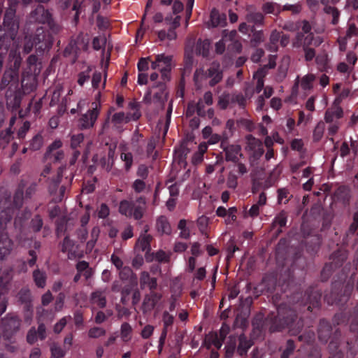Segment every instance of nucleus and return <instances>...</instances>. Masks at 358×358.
<instances>
[{
  "mask_svg": "<svg viewBox=\"0 0 358 358\" xmlns=\"http://www.w3.org/2000/svg\"><path fill=\"white\" fill-rule=\"evenodd\" d=\"M11 279L10 271L8 269L0 270V287L8 283Z\"/></svg>",
  "mask_w": 358,
  "mask_h": 358,
  "instance_id": "79ce46f5",
  "label": "nucleus"
},
{
  "mask_svg": "<svg viewBox=\"0 0 358 358\" xmlns=\"http://www.w3.org/2000/svg\"><path fill=\"white\" fill-rule=\"evenodd\" d=\"M145 205V200L142 197L138 199L135 203L124 200L120 203L119 211L122 215L127 217L133 216L135 219L138 220L143 217Z\"/></svg>",
  "mask_w": 358,
  "mask_h": 358,
  "instance_id": "7ed1b4c3",
  "label": "nucleus"
},
{
  "mask_svg": "<svg viewBox=\"0 0 358 358\" xmlns=\"http://www.w3.org/2000/svg\"><path fill=\"white\" fill-rule=\"evenodd\" d=\"M131 327L127 323H124L121 327V338L124 341H128L131 338Z\"/></svg>",
  "mask_w": 358,
  "mask_h": 358,
  "instance_id": "4c0bfd02",
  "label": "nucleus"
},
{
  "mask_svg": "<svg viewBox=\"0 0 358 358\" xmlns=\"http://www.w3.org/2000/svg\"><path fill=\"white\" fill-rule=\"evenodd\" d=\"M4 330L8 333L15 331L20 327V321L16 317H10L3 320Z\"/></svg>",
  "mask_w": 358,
  "mask_h": 358,
  "instance_id": "f3484780",
  "label": "nucleus"
},
{
  "mask_svg": "<svg viewBox=\"0 0 358 358\" xmlns=\"http://www.w3.org/2000/svg\"><path fill=\"white\" fill-rule=\"evenodd\" d=\"M90 301L92 304L96 305L100 308L104 307L106 303L105 294L99 291L94 292L92 294Z\"/></svg>",
  "mask_w": 358,
  "mask_h": 358,
  "instance_id": "6ab92c4d",
  "label": "nucleus"
},
{
  "mask_svg": "<svg viewBox=\"0 0 358 358\" xmlns=\"http://www.w3.org/2000/svg\"><path fill=\"white\" fill-rule=\"evenodd\" d=\"M287 217L285 213H280L275 219V224H278L280 227H284L286 224Z\"/></svg>",
  "mask_w": 358,
  "mask_h": 358,
  "instance_id": "680f3d73",
  "label": "nucleus"
},
{
  "mask_svg": "<svg viewBox=\"0 0 358 358\" xmlns=\"http://www.w3.org/2000/svg\"><path fill=\"white\" fill-rule=\"evenodd\" d=\"M121 159L122 161L125 162V168L126 169H129L133 162L132 155L130 152L122 153Z\"/></svg>",
  "mask_w": 358,
  "mask_h": 358,
  "instance_id": "3c124183",
  "label": "nucleus"
},
{
  "mask_svg": "<svg viewBox=\"0 0 358 358\" xmlns=\"http://www.w3.org/2000/svg\"><path fill=\"white\" fill-rule=\"evenodd\" d=\"M324 12L332 17L331 23L336 24L338 22L339 12L338 10L331 6H326L324 8Z\"/></svg>",
  "mask_w": 358,
  "mask_h": 358,
  "instance_id": "c9c22d12",
  "label": "nucleus"
},
{
  "mask_svg": "<svg viewBox=\"0 0 358 358\" xmlns=\"http://www.w3.org/2000/svg\"><path fill=\"white\" fill-rule=\"evenodd\" d=\"M157 231L162 234H169L171 231V226L164 217L158 218L156 224Z\"/></svg>",
  "mask_w": 358,
  "mask_h": 358,
  "instance_id": "4be33fe9",
  "label": "nucleus"
},
{
  "mask_svg": "<svg viewBox=\"0 0 358 358\" xmlns=\"http://www.w3.org/2000/svg\"><path fill=\"white\" fill-rule=\"evenodd\" d=\"M153 330L154 327L152 326L147 325L142 330L141 335L143 338H148L152 335Z\"/></svg>",
  "mask_w": 358,
  "mask_h": 358,
  "instance_id": "69168bd1",
  "label": "nucleus"
},
{
  "mask_svg": "<svg viewBox=\"0 0 358 358\" xmlns=\"http://www.w3.org/2000/svg\"><path fill=\"white\" fill-rule=\"evenodd\" d=\"M158 38L160 41H173L177 37L176 31L173 29H169L167 32L165 31H159L157 33Z\"/></svg>",
  "mask_w": 358,
  "mask_h": 358,
  "instance_id": "c85d7f7f",
  "label": "nucleus"
},
{
  "mask_svg": "<svg viewBox=\"0 0 358 358\" xmlns=\"http://www.w3.org/2000/svg\"><path fill=\"white\" fill-rule=\"evenodd\" d=\"M51 352L53 358H61L64 355V351L55 344L52 345Z\"/></svg>",
  "mask_w": 358,
  "mask_h": 358,
  "instance_id": "de8ad7c7",
  "label": "nucleus"
},
{
  "mask_svg": "<svg viewBox=\"0 0 358 358\" xmlns=\"http://www.w3.org/2000/svg\"><path fill=\"white\" fill-rule=\"evenodd\" d=\"M66 324V318L63 317L55 325L54 327V331L55 333H59L64 326Z\"/></svg>",
  "mask_w": 358,
  "mask_h": 358,
  "instance_id": "0e129e2a",
  "label": "nucleus"
},
{
  "mask_svg": "<svg viewBox=\"0 0 358 358\" xmlns=\"http://www.w3.org/2000/svg\"><path fill=\"white\" fill-rule=\"evenodd\" d=\"M140 284L141 287H148L150 289L157 287V280L151 278L148 272H142L140 277Z\"/></svg>",
  "mask_w": 358,
  "mask_h": 358,
  "instance_id": "dca6fc26",
  "label": "nucleus"
},
{
  "mask_svg": "<svg viewBox=\"0 0 358 358\" xmlns=\"http://www.w3.org/2000/svg\"><path fill=\"white\" fill-rule=\"evenodd\" d=\"M315 77L313 74H308L304 76L300 81V87L303 90H310L313 87V83L315 80Z\"/></svg>",
  "mask_w": 358,
  "mask_h": 358,
  "instance_id": "bb28decb",
  "label": "nucleus"
},
{
  "mask_svg": "<svg viewBox=\"0 0 358 358\" xmlns=\"http://www.w3.org/2000/svg\"><path fill=\"white\" fill-rule=\"evenodd\" d=\"M229 333V327L223 325L220 332L217 333H210L206 338V342L208 343V347L214 345L216 348L219 349L222 345V342L225 338L226 336Z\"/></svg>",
  "mask_w": 358,
  "mask_h": 358,
  "instance_id": "6e6552de",
  "label": "nucleus"
},
{
  "mask_svg": "<svg viewBox=\"0 0 358 358\" xmlns=\"http://www.w3.org/2000/svg\"><path fill=\"white\" fill-rule=\"evenodd\" d=\"M226 23V16L224 14H220L215 9L212 10L210 15V20L207 22L208 27H216L219 26H224Z\"/></svg>",
  "mask_w": 358,
  "mask_h": 358,
  "instance_id": "2eb2a0df",
  "label": "nucleus"
},
{
  "mask_svg": "<svg viewBox=\"0 0 358 358\" xmlns=\"http://www.w3.org/2000/svg\"><path fill=\"white\" fill-rule=\"evenodd\" d=\"M262 9L265 13L277 14L280 12L278 5L271 2L264 3L262 6Z\"/></svg>",
  "mask_w": 358,
  "mask_h": 358,
  "instance_id": "473e14b6",
  "label": "nucleus"
},
{
  "mask_svg": "<svg viewBox=\"0 0 358 358\" xmlns=\"http://www.w3.org/2000/svg\"><path fill=\"white\" fill-rule=\"evenodd\" d=\"M247 144L250 150H254L257 155H261L263 153L261 142L251 136L247 137Z\"/></svg>",
  "mask_w": 358,
  "mask_h": 358,
  "instance_id": "aec40b11",
  "label": "nucleus"
},
{
  "mask_svg": "<svg viewBox=\"0 0 358 358\" xmlns=\"http://www.w3.org/2000/svg\"><path fill=\"white\" fill-rule=\"evenodd\" d=\"M29 127H30L29 122H24L23 123V125L21 127V128L19 129V131L17 132V136H18L19 138H24L26 133L29 129Z\"/></svg>",
  "mask_w": 358,
  "mask_h": 358,
  "instance_id": "13d9d810",
  "label": "nucleus"
},
{
  "mask_svg": "<svg viewBox=\"0 0 358 358\" xmlns=\"http://www.w3.org/2000/svg\"><path fill=\"white\" fill-rule=\"evenodd\" d=\"M10 62H13V68H10L9 70L16 71L18 73V69L20 66L22 58L19 54H17L16 51L11 50L9 55Z\"/></svg>",
  "mask_w": 358,
  "mask_h": 358,
  "instance_id": "cd10ccee",
  "label": "nucleus"
},
{
  "mask_svg": "<svg viewBox=\"0 0 358 358\" xmlns=\"http://www.w3.org/2000/svg\"><path fill=\"white\" fill-rule=\"evenodd\" d=\"M11 131L7 129L0 133V146L4 148L11 139Z\"/></svg>",
  "mask_w": 358,
  "mask_h": 358,
  "instance_id": "ea45409f",
  "label": "nucleus"
},
{
  "mask_svg": "<svg viewBox=\"0 0 358 358\" xmlns=\"http://www.w3.org/2000/svg\"><path fill=\"white\" fill-rule=\"evenodd\" d=\"M62 143L61 142V141L59 140H56L49 147H48V151H47V154H46V157H50L51 158L52 157V153L59 149L61 146H62Z\"/></svg>",
  "mask_w": 358,
  "mask_h": 358,
  "instance_id": "49530a36",
  "label": "nucleus"
},
{
  "mask_svg": "<svg viewBox=\"0 0 358 358\" xmlns=\"http://www.w3.org/2000/svg\"><path fill=\"white\" fill-rule=\"evenodd\" d=\"M236 345V340L234 338L230 337L229 341L226 345V354L227 357H231L233 354Z\"/></svg>",
  "mask_w": 358,
  "mask_h": 358,
  "instance_id": "8fccbe9b",
  "label": "nucleus"
},
{
  "mask_svg": "<svg viewBox=\"0 0 358 358\" xmlns=\"http://www.w3.org/2000/svg\"><path fill=\"white\" fill-rule=\"evenodd\" d=\"M151 62L150 57H141L137 64L138 72L146 73L149 69L150 62L151 63Z\"/></svg>",
  "mask_w": 358,
  "mask_h": 358,
  "instance_id": "7c9ffc66",
  "label": "nucleus"
},
{
  "mask_svg": "<svg viewBox=\"0 0 358 358\" xmlns=\"http://www.w3.org/2000/svg\"><path fill=\"white\" fill-rule=\"evenodd\" d=\"M25 40L24 50L26 53L31 50L34 43L40 50L49 49L52 44L49 36L46 35L42 29L37 30L36 36L34 38L33 42L31 41V38H26Z\"/></svg>",
  "mask_w": 358,
  "mask_h": 358,
  "instance_id": "423d86ee",
  "label": "nucleus"
},
{
  "mask_svg": "<svg viewBox=\"0 0 358 358\" xmlns=\"http://www.w3.org/2000/svg\"><path fill=\"white\" fill-rule=\"evenodd\" d=\"M10 85L11 87L15 88L18 86V73L16 71L6 70L3 74L1 87L3 88Z\"/></svg>",
  "mask_w": 358,
  "mask_h": 358,
  "instance_id": "9b49d317",
  "label": "nucleus"
},
{
  "mask_svg": "<svg viewBox=\"0 0 358 358\" xmlns=\"http://www.w3.org/2000/svg\"><path fill=\"white\" fill-rule=\"evenodd\" d=\"M248 20L253 21L255 22H262L263 20V16L261 13H251L248 15Z\"/></svg>",
  "mask_w": 358,
  "mask_h": 358,
  "instance_id": "338daca9",
  "label": "nucleus"
},
{
  "mask_svg": "<svg viewBox=\"0 0 358 358\" xmlns=\"http://www.w3.org/2000/svg\"><path fill=\"white\" fill-rule=\"evenodd\" d=\"M210 48V42L208 40L205 41H199L197 43L196 48V53L197 55H201L203 57L208 55V51Z\"/></svg>",
  "mask_w": 358,
  "mask_h": 358,
  "instance_id": "393cba45",
  "label": "nucleus"
},
{
  "mask_svg": "<svg viewBox=\"0 0 358 358\" xmlns=\"http://www.w3.org/2000/svg\"><path fill=\"white\" fill-rule=\"evenodd\" d=\"M178 229L180 230V236L183 238H187L189 236V227L187 226V221L181 220L178 223Z\"/></svg>",
  "mask_w": 358,
  "mask_h": 358,
  "instance_id": "72a5a7b5",
  "label": "nucleus"
},
{
  "mask_svg": "<svg viewBox=\"0 0 358 358\" xmlns=\"http://www.w3.org/2000/svg\"><path fill=\"white\" fill-rule=\"evenodd\" d=\"M280 38V34L276 31H273L270 36V42L268 45V48L272 51L275 52L278 49L277 43Z\"/></svg>",
  "mask_w": 358,
  "mask_h": 358,
  "instance_id": "c756f323",
  "label": "nucleus"
},
{
  "mask_svg": "<svg viewBox=\"0 0 358 358\" xmlns=\"http://www.w3.org/2000/svg\"><path fill=\"white\" fill-rule=\"evenodd\" d=\"M109 215V208L105 204H101L98 210V216L100 218H105Z\"/></svg>",
  "mask_w": 358,
  "mask_h": 358,
  "instance_id": "bf43d9fd",
  "label": "nucleus"
},
{
  "mask_svg": "<svg viewBox=\"0 0 358 358\" xmlns=\"http://www.w3.org/2000/svg\"><path fill=\"white\" fill-rule=\"evenodd\" d=\"M76 246L69 238H65L62 244V251L66 252L69 258H73L76 252Z\"/></svg>",
  "mask_w": 358,
  "mask_h": 358,
  "instance_id": "a211bd4d",
  "label": "nucleus"
},
{
  "mask_svg": "<svg viewBox=\"0 0 358 358\" xmlns=\"http://www.w3.org/2000/svg\"><path fill=\"white\" fill-rule=\"evenodd\" d=\"M100 104L94 102L92 104V109L83 114L79 120V126L83 129H90L94 127L96 120L99 115Z\"/></svg>",
  "mask_w": 358,
  "mask_h": 358,
  "instance_id": "0eeeda50",
  "label": "nucleus"
},
{
  "mask_svg": "<svg viewBox=\"0 0 358 358\" xmlns=\"http://www.w3.org/2000/svg\"><path fill=\"white\" fill-rule=\"evenodd\" d=\"M347 41L351 42L354 47L357 46L358 43V29L354 24H350L348 29L346 31V35L344 38H340L338 39L340 50L344 51L346 50Z\"/></svg>",
  "mask_w": 358,
  "mask_h": 358,
  "instance_id": "1a4fd4ad",
  "label": "nucleus"
},
{
  "mask_svg": "<svg viewBox=\"0 0 358 358\" xmlns=\"http://www.w3.org/2000/svg\"><path fill=\"white\" fill-rule=\"evenodd\" d=\"M233 97L231 103H235L239 105L240 106H243L245 103V99L241 94H231Z\"/></svg>",
  "mask_w": 358,
  "mask_h": 358,
  "instance_id": "4d7b16f0",
  "label": "nucleus"
},
{
  "mask_svg": "<svg viewBox=\"0 0 358 358\" xmlns=\"http://www.w3.org/2000/svg\"><path fill=\"white\" fill-rule=\"evenodd\" d=\"M324 12L332 17L331 23L336 24L338 22L339 12L338 10L331 6H326L324 8Z\"/></svg>",
  "mask_w": 358,
  "mask_h": 358,
  "instance_id": "e433bc0d",
  "label": "nucleus"
},
{
  "mask_svg": "<svg viewBox=\"0 0 358 358\" xmlns=\"http://www.w3.org/2000/svg\"><path fill=\"white\" fill-rule=\"evenodd\" d=\"M236 34H237V33L234 30H232L230 31H229L227 30H224L223 31L222 39L226 43L232 42L233 41L235 40Z\"/></svg>",
  "mask_w": 358,
  "mask_h": 358,
  "instance_id": "a18cd8bd",
  "label": "nucleus"
},
{
  "mask_svg": "<svg viewBox=\"0 0 358 358\" xmlns=\"http://www.w3.org/2000/svg\"><path fill=\"white\" fill-rule=\"evenodd\" d=\"M106 331L100 327H94L89 331V336L91 338H99L105 334Z\"/></svg>",
  "mask_w": 358,
  "mask_h": 358,
  "instance_id": "09e8293b",
  "label": "nucleus"
},
{
  "mask_svg": "<svg viewBox=\"0 0 358 358\" xmlns=\"http://www.w3.org/2000/svg\"><path fill=\"white\" fill-rule=\"evenodd\" d=\"M83 135L81 134L76 136H73L71 138V145L73 148L77 147L83 141Z\"/></svg>",
  "mask_w": 358,
  "mask_h": 358,
  "instance_id": "774afa93",
  "label": "nucleus"
},
{
  "mask_svg": "<svg viewBox=\"0 0 358 358\" xmlns=\"http://www.w3.org/2000/svg\"><path fill=\"white\" fill-rule=\"evenodd\" d=\"M101 81V73H94V74L93 75L92 80V87L95 89H98Z\"/></svg>",
  "mask_w": 358,
  "mask_h": 358,
  "instance_id": "e2e57ef3",
  "label": "nucleus"
},
{
  "mask_svg": "<svg viewBox=\"0 0 358 358\" xmlns=\"http://www.w3.org/2000/svg\"><path fill=\"white\" fill-rule=\"evenodd\" d=\"M114 149L113 148H110L109 149V152H108V162H104L103 164V166L106 169V170H110L112 167V165H113V157H114Z\"/></svg>",
  "mask_w": 358,
  "mask_h": 358,
  "instance_id": "603ef678",
  "label": "nucleus"
},
{
  "mask_svg": "<svg viewBox=\"0 0 358 358\" xmlns=\"http://www.w3.org/2000/svg\"><path fill=\"white\" fill-rule=\"evenodd\" d=\"M155 259L159 262H167L169 261V255L162 250H159L155 254Z\"/></svg>",
  "mask_w": 358,
  "mask_h": 358,
  "instance_id": "5fc2aeb1",
  "label": "nucleus"
},
{
  "mask_svg": "<svg viewBox=\"0 0 358 358\" xmlns=\"http://www.w3.org/2000/svg\"><path fill=\"white\" fill-rule=\"evenodd\" d=\"M34 278L37 286L43 287L45 284V278L43 273L39 271L34 272Z\"/></svg>",
  "mask_w": 358,
  "mask_h": 358,
  "instance_id": "a19ab883",
  "label": "nucleus"
},
{
  "mask_svg": "<svg viewBox=\"0 0 358 358\" xmlns=\"http://www.w3.org/2000/svg\"><path fill=\"white\" fill-rule=\"evenodd\" d=\"M38 338V334L36 331V330L34 328L31 329L27 334V341L29 343H34L37 340Z\"/></svg>",
  "mask_w": 358,
  "mask_h": 358,
  "instance_id": "052dcab7",
  "label": "nucleus"
},
{
  "mask_svg": "<svg viewBox=\"0 0 358 358\" xmlns=\"http://www.w3.org/2000/svg\"><path fill=\"white\" fill-rule=\"evenodd\" d=\"M343 109L339 106L336 101L334 105L328 109L324 115V120L327 123L333 122L336 119H340L343 117Z\"/></svg>",
  "mask_w": 358,
  "mask_h": 358,
  "instance_id": "ddd939ff",
  "label": "nucleus"
},
{
  "mask_svg": "<svg viewBox=\"0 0 358 358\" xmlns=\"http://www.w3.org/2000/svg\"><path fill=\"white\" fill-rule=\"evenodd\" d=\"M146 231L147 230H145V234L141 235L136 243V247L142 251L150 250V242L152 239V237L147 234Z\"/></svg>",
  "mask_w": 358,
  "mask_h": 358,
  "instance_id": "412c9836",
  "label": "nucleus"
},
{
  "mask_svg": "<svg viewBox=\"0 0 358 358\" xmlns=\"http://www.w3.org/2000/svg\"><path fill=\"white\" fill-rule=\"evenodd\" d=\"M11 218L5 211L0 212V260L8 256L13 249V243L3 231L4 227Z\"/></svg>",
  "mask_w": 358,
  "mask_h": 358,
  "instance_id": "20e7f679",
  "label": "nucleus"
},
{
  "mask_svg": "<svg viewBox=\"0 0 358 358\" xmlns=\"http://www.w3.org/2000/svg\"><path fill=\"white\" fill-rule=\"evenodd\" d=\"M173 67V57L165 54H158L151 62V68L159 70L164 82L169 80V73Z\"/></svg>",
  "mask_w": 358,
  "mask_h": 358,
  "instance_id": "39448f33",
  "label": "nucleus"
},
{
  "mask_svg": "<svg viewBox=\"0 0 358 358\" xmlns=\"http://www.w3.org/2000/svg\"><path fill=\"white\" fill-rule=\"evenodd\" d=\"M324 129L325 125L324 122H320L319 123H317L313 131L314 141H318L322 138Z\"/></svg>",
  "mask_w": 358,
  "mask_h": 358,
  "instance_id": "2f4dec72",
  "label": "nucleus"
},
{
  "mask_svg": "<svg viewBox=\"0 0 358 358\" xmlns=\"http://www.w3.org/2000/svg\"><path fill=\"white\" fill-rule=\"evenodd\" d=\"M233 97L229 94H222L219 98L218 106L220 108H226L231 103Z\"/></svg>",
  "mask_w": 358,
  "mask_h": 358,
  "instance_id": "58836bf2",
  "label": "nucleus"
},
{
  "mask_svg": "<svg viewBox=\"0 0 358 358\" xmlns=\"http://www.w3.org/2000/svg\"><path fill=\"white\" fill-rule=\"evenodd\" d=\"M222 78V71L220 69V64L215 62H213L206 71L203 69H199L196 70L194 73V80L196 84L208 79L209 84L213 86L218 83Z\"/></svg>",
  "mask_w": 358,
  "mask_h": 358,
  "instance_id": "f03ea898",
  "label": "nucleus"
},
{
  "mask_svg": "<svg viewBox=\"0 0 358 358\" xmlns=\"http://www.w3.org/2000/svg\"><path fill=\"white\" fill-rule=\"evenodd\" d=\"M266 74L265 67L259 69L257 72L254 74V79L257 80L256 85V91L257 92H259L264 86L263 78Z\"/></svg>",
  "mask_w": 358,
  "mask_h": 358,
  "instance_id": "5701e85b",
  "label": "nucleus"
},
{
  "mask_svg": "<svg viewBox=\"0 0 358 358\" xmlns=\"http://www.w3.org/2000/svg\"><path fill=\"white\" fill-rule=\"evenodd\" d=\"M31 0H21L23 4L27 5L31 2ZM20 0H9V7L7 9L4 20L3 27L4 29L0 28V49L4 48H7V42L13 38V32L15 31L18 25L13 20L16 10V6L20 3Z\"/></svg>",
  "mask_w": 358,
  "mask_h": 358,
  "instance_id": "f257e3e1",
  "label": "nucleus"
},
{
  "mask_svg": "<svg viewBox=\"0 0 358 358\" xmlns=\"http://www.w3.org/2000/svg\"><path fill=\"white\" fill-rule=\"evenodd\" d=\"M284 10H289L294 14L299 13L301 10V6L299 3L296 4H285Z\"/></svg>",
  "mask_w": 358,
  "mask_h": 358,
  "instance_id": "6e6d98bb",
  "label": "nucleus"
},
{
  "mask_svg": "<svg viewBox=\"0 0 358 358\" xmlns=\"http://www.w3.org/2000/svg\"><path fill=\"white\" fill-rule=\"evenodd\" d=\"M324 12L332 17L331 23L336 24L338 22L339 12L338 10L331 6H326L324 8Z\"/></svg>",
  "mask_w": 358,
  "mask_h": 358,
  "instance_id": "f704fd0d",
  "label": "nucleus"
},
{
  "mask_svg": "<svg viewBox=\"0 0 358 358\" xmlns=\"http://www.w3.org/2000/svg\"><path fill=\"white\" fill-rule=\"evenodd\" d=\"M162 295L155 292H150L149 294L146 295L144 298L143 303V311H150L152 310L156 304L161 299Z\"/></svg>",
  "mask_w": 358,
  "mask_h": 358,
  "instance_id": "4468645a",
  "label": "nucleus"
},
{
  "mask_svg": "<svg viewBox=\"0 0 358 358\" xmlns=\"http://www.w3.org/2000/svg\"><path fill=\"white\" fill-rule=\"evenodd\" d=\"M252 343L250 341L247 340L244 336H240L239 345L238 347V352L240 355L243 356L246 354L248 349L251 347Z\"/></svg>",
  "mask_w": 358,
  "mask_h": 358,
  "instance_id": "a878e982",
  "label": "nucleus"
},
{
  "mask_svg": "<svg viewBox=\"0 0 358 358\" xmlns=\"http://www.w3.org/2000/svg\"><path fill=\"white\" fill-rule=\"evenodd\" d=\"M241 148L238 145H231L227 148L226 150V157L228 160L235 161L238 159L240 153Z\"/></svg>",
  "mask_w": 358,
  "mask_h": 358,
  "instance_id": "b1692460",
  "label": "nucleus"
},
{
  "mask_svg": "<svg viewBox=\"0 0 358 358\" xmlns=\"http://www.w3.org/2000/svg\"><path fill=\"white\" fill-rule=\"evenodd\" d=\"M92 43L95 50H99L106 43V38L104 36L96 37L94 38Z\"/></svg>",
  "mask_w": 358,
  "mask_h": 358,
  "instance_id": "864d4df0",
  "label": "nucleus"
},
{
  "mask_svg": "<svg viewBox=\"0 0 358 358\" xmlns=\"http://www.w3.org/2000/svg\"><path fill=\"white\" fill-rule=\"evenodd\" d=\"M129 107L131 109L136 110L137 105L135 103H130L129 104ZM140 117V113L138 111L134 112V113L131 115L128 114L125 115L124 113H115L112 117V122L115 124H120L122 122H127L131 120H137Z\"/></svg>",
  "mask_w": 358,
  "mask_h": 358,
  "instance_id": "9d476101",
  "label": "nucleus"
},
{
  "mask_svg": "<svg viewBox=\"0 0 358 358\" xmlns=\"http://www.w3.org/2000/svg\"><path fill=\"white\" fill-rule=\"evenodd\" d=\"M173 322V316L170 315L169 313L167 312H164V314H163V322H164V332H163V334L165 336L166 334V329L172 324Z\"/></svg>",
  "mask_w": 358,
  "mask_h": 358,
  "instance_id": "37998d69",
  "label": "nucleus"
},
{
  "mask_svg": "<svg viewBox=\"0 0 358 358\" xmlns=\"http://www.w3.org/2000/svg\"><path fill=\"white\" fill-rule=\"evenodd\" d=\"M322 41L323 40L321 37H313L311 34L307 35L303 41V36L298 35L296 41L294 42V45L296 47L308 46L309 45L317 46L320 45Z\"/></svg>",
  "mask_w": 358,
  "mask_h": 358,
  "instance_id": "f8f14e48",
  "label": "nucleus"
},
{
  "mask_svg": "<svg viewBox=\"0 0 358 358\" xmlns=\"http://www.w3.org/2000/svg\"><path fill=\"white\" fill-rule=\"evenodd\" d=\"M43 145V138L41 136L36 135L34 136L31 142V148L34 150H38Z\"/></svg>",
  "mask_w": 358,
  "mask_h": 358,
  "instance_id": "c03bdc74",
  "label": "nucleus"
}]
</instances>
